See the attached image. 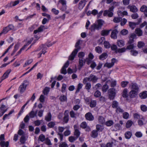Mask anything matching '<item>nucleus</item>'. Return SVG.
<instances>
[{"label":"nucleus","mask_w":147,"mask_h":147,"mask_svg":"<svg viewBox=\"0 0 147 147\" xmlns=\"http://www.w3.org/2000/svg\"><path fill=\"white\" fill-rule=\"evenodd\" d=\"M95 51L98 53H100L102 52V48L99 47H97L95 48Z\"/></svg>","instance_id":"nucleus-51"},{"label":"nucleus","mask_w":147,"mask_h":147,"mask_svg":"<svg viewBox=\"0 0 147 147\" xmlns=\"http://www.w3.org/2000/svg\"><path fill=\"white\" fill-rule=\"evenodd\" d=\"M52 115L50 112H49L45 116V119L47 121H50L51 119Z\"/></svg>","instance_id":"nucleus-31"},{"label":"nucleus","mask_w":147,"mask_h":147,"mask_svg":"<svg viewBox=\"0 0 147 147\" xmlns=\"http://www.w3.org/2000/svg\"><path fill=\"white\" fill-rule=\"evenodd\" d=\"M114 123L112 120H109L106 122V125L107 126L109 127L112 125Z\"/></svg>","instance_id":"nucleus-46"},{"label":"nucleus","mask_w":147,"mask_h":147,"mask_svg":"<svg viewBox=\"0 0 147 147\" xmlns=\"http://www.w3.org/2000/svg\"><path fill=\"white\" fill-rule=\"evenodd\" d=\"M44 26L42 25L40 26V27H39L38 29L35 30L34 31V34H36L38 32H40L43 30V28H44Z\"/></svg>","instance_id":"nucleus-33"},{"label":"nucleus","mask_w":147,"mask_h":147,"mask_svg":"<svg viewBox=\"0 0 147 147\" xmlns=\"http://www.w3.org/2000/svg\"><path fill=\"white\" fill-rule=\"evenodd\" d=\"M85 54L83 52H80L78 53V57L79 59H85L84 57L85 56Z\"/></svg>","instance_id":"nucleus-39"},{"label":"nucleus","mask_w":147,"mask_h":147,"mask_svg":"<svg viewBox=\"0 0 147 147\" xmlns=\"http://www.w3.org/2000/svg\"><path fill=\"white\" fill-rule=\"evenodd\" d=\"M146 10H147V7L145 5H143L140 9V10L141 12L144 13Z\"/></svg>","instance_id":"nucleus-58"},{"label":"nucleus","mask_w":147,"mask_h":147,"mask_svg":"<svg viewBox=\"0 0 147 147\" xmlns=\"http://www.w3.org/2000/svg\"><path fill=\"white\" fill-rule=\"evenodd\" d=\"M80 127L82 128L85 129L86 128V131H89L90 130V128L87 126V125L85 122H83L80 125Z\"/></svg>","instance_id":"nucleus-19"},{"label":"nucleus","mask_w":147,"mask_h":147,"mask_svg":"<svg viewBox=\"0 0 147 147\" xmlns=\"http://www.w3.org/2000/svg\"><path fill=\"white\" fill-rule=\"evenodd\" d=\"M126 49L124 48L123 47L121 49H117V51L116 52V53H122L125 52L126 50Z\"/></svg>","instance_id":"nucleus-45"},{"label":"nucleus","mask_w":147,"mask_h":147,"mask_svg":"<svg viewBox=\"0 0 147 147\" xmlns=\"http://www.w3.org/2000/svg\"><path fill=\"white\" fill-rule=\"evenodd\" d=\"M101 92L97 90L94 92V96L96 97H98L101 96Z\"/></svg>","instance_id":"nucleus-52"},{"label":"nucleus","mask_w":147,"mask_h":147,"mask_svg":"<svg viewBox=\"0 0 147 147\" xmlns=\"http://www.w3.org/2000/svg\"><path fill=\"white\" fill-rule=\"evenodd\" d=\"M5 106L3 105L0 107V117L7 111V109H5Z\"/></svg>","instance_id":"nucleus-12"},{"label":"nucleus","mask_w":147,"mask_h":147,"mask_svg":"<svg viewBox=\"0 0 147 147\" xmlns=\"http://www.w3.org/2000/svg\"><path fill=\"white\" fill-rule=\"evenodd\" d=\"M78 125H74V128L75 130L74 135L76 136V137L77 138L80 136V132L78 129Z\"/></svg>","instance_id":"nucleus-9"},{"label":"nucleus","mask_w":147,"mask_h":147,"mask_svg":"<svg viewBox=\"0 0 147 147\" xmlns=\"http://www.w3.org/2000/svg\"><path fill=\"white\" fill-rule=\"evenodd\" d=\"M135 32L138 36H141L142 35V31L140 28H136Z\"/></svg>","instance_id":"nucleus-23"},{"label":"nucleus","mask_w":147,"mask_h":147,"mask_svg":"<svg viewBox=\"0 0 147 147\" xmlns=\"http://www.w3.org/2000/svg\"><path fill=\"white\" fill-rule=\"evenodd\" d=\"M114 7H111L108 10H105L104 11L103 15L105 16H108L109 17H112L113 15V12Z\"/></svg>","instance_id":"nucleus-4"},{"label":"nucleus","mask_w":147,"mask_h":147,"mask_svg":"<svg viewBox=\"0 0 147 147\" xmlns=\"http://www.w3.org/2000/svg\"><path fill=\"white\" fill-rule=\"evenodd\" d=\"M109 30H104L101 32V35L103 36H106L108 35L109 33Z\"/></svg>","instance_id":"nucleus-41"},{"label":"nucleus","mask_w":147,"mask_h":147,"mask_svg":"<svg viewBox=\"0 0 147 147\" xmlns=\"http://www.w3.org/2000/svg\"><path fill=\"white\" fill-rule=\"evenodd\" d=\"M138 91L131 90L129 93V96L131 98H134L135 97L138 92Z\"/></svg>","instance_id":"nucleus-22"},{"label":"nucleus","mask_w":147,"mask_h":147,"mask_svg":"<svg viewBox=\"0 0 147 147\" xmlns=\"http://www.w3.org/2000/svg\"><path fill=\"white\" fill-rule=\"evenodd\" d=\"M85 116L86 119L89 121H93L94 119L93 116L92 115V113L90 112L86 113Z\"/></svg>","instance_id":"nucleus-11"},{"label":"nucleus","mask_w":147,"mask_h":147,"mask_svg":"<svg viewBox=\"0 0 147 147\" xmlns=\"http://www.w3.org/2000/svg\"><path fill=\"white\" fill-rule=\"evenodd\" d=\"M104 23V21L100 19L98 20L93 24L91 25L90 29L92 31H94L95 30H99L101 29Z\"/></svg>","instance_id":"nucleus-2"},{"label":"nucleus","mask_w":147,"mask_h":147,"mask_svg":"<svg viewBox=\"0 0 147 147\" xmlns=\"http://www.w3.org/2000/svg\"><path fill=\"white\" fill-rule=\"evenodd\" d=\"M11 69H8L4 73L1 78V79L2 80V81H3L5 79L8 77V75L11 72Z\"/></svg>","instance_id":"nucleus-16"},{"label":"nucleus","mask_w":147,"mask_h":147,"mask_svg":"<svg viewBox=\"0 0 147 147\" xmlns=\"http://www.w3.org/2000/svg\"><path fill=\"white\" fill-rule=\"evenodd\" d=\"M96 128L98 131H101L104 129V127L103 125L97 124L96 125Z\"/></svg>","instance_id":"nucleus-28"},{"label":"nucleus","mask_w":147,"mask_h":147,"mask_svg":"<svg viewBox=\"0 0 147 147\" xmlns=\"http://www.w3.org/2000/svg\"><path fill=\"white\" fill-rule=\"evenodd\" d=\"M27 84L25 82H24L20 85L19 88L20 92L22 94L26 90Z\"/></svg>","instance_id":"nucleus-7"},{"label":"nucleus","mask_w":147,"mask_h":147,"mask_svg":"<svg viewBox=\"0 0 147 147\" xmlns=\"http://www.w3.org/2000/svg\"><path fill=\"white\" fill-rule=\"evenodd\" d=\"M96 105V101L95 100H92L90 104V106L91 107H94Z\"/></svg>","instance_id":"nucleus-54"},{"label":"nucleus","mask_w":147,"mask_h":147,"mask_svg":"<svg viewBox=\"0 0 147 147\" xmlns=\"http://www.w3.org/2000/svg\"><path fill=\"white\" fill-rule=\"evenodd\" d=\"M50 19H51L44 18L42 20V23L43 24H45L46 23L48 22Z\"/></svg>","instance_id":"nucleus-53"},{"label":"nucleus","mask_w":147,"mask_h":147,"mask_svg":"<svg viewBox=\"0 0 147 147\" xmlns=\"http://www.w3.org/2000/svg\"><path fill=\"white\" fill-rule=\"evenodd\" d=\"M85 62V59H79L78 61L79 65L78 66V69L79 70H80L82 67L84 65Z\"/></svg>","instance_id":"nucleus-10"},{"label":"nucleus","mask_w":147,"mask_h":147,"mask_svg":"<svg viewBox=\"0 0 147 147\" xmlns=\"http://www.w3.org/2000/svg\"><path fill=\"white\" fill-rule=\"evenodd\" d=\"M125 42L123 40H118L117 42V45L119 47H122L124 46Z\"/></svg>","instance_id":"nucleus-18"},{"label":"nucleus","mask_w":147,"mask_h":147,"mask_svg":"<svg viewBox=\"0 0 147 147\" xmlns=\"http://www.w3.org/2000/svg\"><path fill=\"white\" fill-rule=\"evenodd\" d=\"M118 32L117 30L115 29L112 32L111 34V37L114 39H116L117 38V34Z\"/></svg>","instance_id":"nucleus-17"},{"label":"nucleus","mask_w":147,"mask_h":147,"mask_svg":"<svg viewBox=\"0 0 147 147\" xmlns=\"http://www.w3.org/2000/svg\"><path fill=\"white\" fill-rule=\"evenodd\" d=\"M55 125V123L53 122H51L47 124L48 126L50 128H53Z\"/></svg>","instance_id":"nucleus-60"},{"label":"nucleus","mask_w":147,"mask_h":147,"mask_svg":"<svg viewBox=\"0 0 147 147\" xmlns=\"http://www.w3.org/2000/svg\"><path fill=\"white\" fill-rule=\"evenodd\" d=\"M119 105L118 102L116 100L113 101L112 104V107L114 108H116L118 107Z\"/></svg>","instance_id":"nucleus-40"},{"label":"nucleus","mask_w":147,"mask_h":147,"mask_svg":"<svg viewBox=\"0 0 147 147\" xmlns=\"http://www.w3.org/2000/svg\"><path fill=\"white\" fill-rule=\"evenodd\" d=\"M107 57V54L105 53H103L99 57V59L101 60H104Z\"/></svg>","instance_id":"nucleus-35"},{"label":"nucleus","mask_w":147,"mask_h":147,"mask_svg":"<svg viewBox=\"0 0 147 147\" xmlns=\"http://www.w3.org/2000/svg\"><path fill=\"white\" fill-rule=\"evenodd\" d=\"M59 147H68L67 144L65 142H62L59 145Z\"/></svg>","instance_id":"nucleus-64"},{"label":"nucleus","mask_w":147,"mask_h":147,"mask_svg":"<svg viewBox=\"0 0 147 147\" xmlns=\"http://www.w3.org/2000/svg\"><path fill=\"white\" fill-rule=\"evenodd\" d=\"M133 124V122L130 120L127 121L126 124V127L127 128L130 127Z\"/></svg>","instance_id":"nucleus-47"},{"label":"nucleus","mask_w":147,"mask_h":147,"mask_svg":"<svg viewBox=\"0 0 147 147\" xmlns=\"http://www.w3.org/2000/svg\"><path fill=\"white\" fill-rule=\"evenodd\" d=\"M59 3H61L63 7V10H65L66 9V1L65 0H59Z\"/></svg>","instance_id":"nucleus-24"},{"label":"nucleus","mask_w":147,"mask_h":147,"mask_svg":"<svg viewBox=\"0 0 147 147\" xmlns=\"http://www.w3.org/2000/svg\"><path fill=\"white\" fill-rule=\"evenodd\" d=\"M139 96L141 98H146L147 97V91H144L141 93L140 94Z\"/></svg>","instance_id":"nucleus-25"},{"label":"nucleus","mask_w":147,"mask_h":147,"mask_svg":"<svg viewBox=\"0 0 147 147\" xmlns=\"http://www.w3.org/2000/svg\"><path fill=\"white\" fill-rule=\"evenodd\" d=\"M130 87L131 88V90L138 91L139 88L138 85L136 83H132L130 86Z\"/></svg>","instance_id":"nucleus-14"},{"label":"nucleus","mask_w":147,"mask_h":147,"mask_svg":"<svg viewBox=\"0 0 147 147\" xmlns=\"http://www.w3.org/2000/svg\"><path fill=\"white\" fill-rule=\"evenodd\" d=\"M132 135L130 131L126 132L125 134V138L127 139H130Z\"/></svg>","instance_id":"nucleus-32"},{"label":"nucleus","mask_w":147,"mask_h":147,"mask_svg":"<svg viewBox=\"0 0 147 147\" xmlns=\"http://www.w3.org/2000/svg\"><path fill=\"white\" fill-rule=\"evenodd\" d=\"M83 86V84L81 83H79L78 84V86L77 89L76 91V93H78L79 92L80 90L82 88Z\"/></svg>","instance_id":"nucleus-57"},{"label":"nucleus","mask_w":147,"mask_h":147,"mask_svg":"<svg viewBox=\"0 0 147 147\" xmlns=\"http://www.w3.org/2000/svg\"><path fill=\"white\" fill-rule=\"evenodd\" d=\"M47 49V48L46 47V45H42L39 47L38 49V51H40L41 50L42 51L40 52L42 53V54H44L47 52L46 50Z\"/></svg>","instance_id":"nucleus-13"},{"label":"nucleus","mask_w":147,"mask_h":147,"mask_svg":"<svg viewBox=\"0 0 147 147\" xmlns=\"http://www.w3.org/2000/svg\"><path fill=\"white\" fill-rule=\"evenodd\" d=\"M14 28V26L10 24L6 27H4L2 31L3 34H5L9 30H13Z\"/></svg>","instance_id":"nucleus-6"},{"label":"nucleus","mask_w":147,"mask_h":147,"mask_svg":"<svg viewBox=\"0 0 147 147\" xmlns=\"http://www.w3.org/2000/svg\"><path fill=\"white\" fill-rule=\"evenodd\" d=\"M81 42L82 41L80 40H78L76 42L75 45V47H76V48L71 53L69 56L68 59L69 60H73L74 59V58L76 56L78 52L79 51L80 49V47L79 45L80 42Z\"/></svg>","instance_id":"nucleus-1"},{"label":"nucleus","mask_w":147,"mask_h":147,"mask_svg":"<svg viewBox=\"0 0 147 147\" xmlns=\"http://www.w3.org/2000/svg\"><path fill=\"white\" fill-rule=\"evenodd\" d=\"M108 85L106 82V84L103 86L102 88V90L103 92H105L107 91L109 88Z\"/></svg>","instance_id":"nucleus-34"},{"label":"nucleus","mask_w":147,"mask_h":147,"mask_svg":"<svg viewBox=\"0 0 147 147\" xmlns=\"http://www.w3.org/2000/svg\"><path fill=\"white\" fill-rule=\"evenodd\" d=\"M67 87V85L65 84H62L61 87V92L63 93L64 92H65V90Z\"/></svg>","instance_id":"nucleus-63"},{"label":"nucleus","mask_w":147,"mask_h":147,"mask_svg":"<svg viewBox=\"0 0 147 147\" xmlns=\"http://www.w3.org/2000/svg\"><path fill=\"white\" fill-rule=\"evenodd\" d=\"M113 21L115 23H118L122 20L121 17H115L113 20Z\"/></svg>","instance_id":"nucleus-48"},{"label":"nucleus","mask_w":147,"mask_h":147,"mask_svg":"<svg viewBox=\"0 0 147 147\" xmlns=\"http://www.w3.org/2000/svg\"><path fill=\"white\" fill-rule=\"evenodd\" d=\"M115 91V89L113 88H111L108 91L109 98L110 100H113L116 94Z\"/></svg>","instance_id":"nucleus-5"},{"label":"nucleus","mask_w":147,"mask_h":147,"mask_svg":"<svg viewBox=\"0 0 147 147\" xmlns=\"http://www.w3.org/2000/svg\"><path fill=\"white\" fill-rule=\"evenodd\" d=\"M137 25V24L134 22H130L129 23V26L132 29H134Z\"/></svg>","instance_id":"nucleus-37"},{"label":"nucleus","mask_w":147,"mask_h":147,"mask_svg":"<svg viewBox=\"0 0 147 147\" xmlns=\"http://www.w3.org/2000/svg\"><path fill=\"white\" fill-rule=\"evenodd\" d=\"M9 144V142L8 141L5 142L4 141H1L0 142V145L2 147H8Z\"/></svg>","instance_id":"nucleus-30"},{"label":"nucleus","mask_w":147,"mask_h":147,"mask_svg":"<svg viewBox=\"0 0 147 147\" xmlns=\"http://www.w3.org/2000/svg\"><path fill=\"white\" fill-rule=\"evenodd\" d=\"M20 3V0H18L14 1H11L10 2V5L11 7H14L18 4Z\"/></svg>","instance_id":"nucleus-38"},{"label":"nucleus","mask_w":147,"mask_h":147,"mask_svg":"<svg viewBox=\"0 0 147 147\" xmlns=\"http://www.w3.org/2000/svg\"><path fill=\"white\" fill-rule=\"evenodd\" d=\"M78 138L76 137L71 136L69 138V141L71 142H73L76 140Z\"/></svg>","instance_id":"nucleus-43"},{"label":"nucleus","mask_w":147,"mask_h":147,"mask_svg":"<svg viewBox=\"0 0 147 147\" xmlns=\"http://www.w3.org/2000/svg\"><path fill=\"white\" fill-rule=\"evenodd\" d=\"M129 114L127 112H125L123 114V118L125 119H127L129 118Z\"/></svg>","instance_id":"nucleus-61"},{"label":"nucleus","mask_w":147,"mask_h":147,"mask_svg":"<svg viewBox=\"0 0 147 147\" xmlns=\"http://www.w3.org/2000/svg\"><path fill=\"white\" fill-rule=\"evenodd\" d=\"M84 84H86L85 87L86 89L88 90H89L90 89L91 86V83L90 82L87 83L86 82V83Z\"/></svg>","instance_id":"nucleus-56"},{"label":"nucleus","mask_w":147,"mask_h":147,"mask_svg":"<svg viewBox=\"0 0 147 147\" xmlns=\"http://www.w3.org/2000/svg\"><path fill=\"white\" fill-rule=\"evenodd\" d=\"M33 61V60L32 59H30L28 60L25 63V64L23 65V67H24L28 65H29Z\"/></svg>","instance_id":"nucleus-42"},{"label":"nucleus","mask_w":147,"mask_h":147,"mask_svg":"<svg viewBox=\"0 0 147 147\" xmlns=\"http://www.w3.org/2000/svg\"><path fill=\"white\" fill-rule=\"evenodd\" d=\"M128 95L127 89H124L122 93V96L123 97L127 98L128 96Z\"/></svg>","instance_id":"nucleus-50"},{"label":"nucleus","mask_w":147,"mask_h":147,"mask_svg":"<svg viewBox=\"0 0 147 147\" xmlns=\"http://www.w3.org/2000/svg\"><path fill=\"white\" fill-rule=\"evenodd\" d=\"M117 60L114 58H113L111 59V63H107L104 65V67H107L109 68H111L113 66L114 64L117 62Z\"/></svg>","instance_id":"nucleus-8"},{"label":"nucleus","mask_w":147,"mask_h":147,"mask_svg":"<svg viewBox=\"0 0 147 147\" xmlns=\"http://www.w3.org/2000/svg\"><path fill=\"white\" fill-rule=\"evenodd\" d=\"M129 82L127 81H122L121 83V85L122 87L124 88L128 84Z\"/></svg>","instance_id":"nucleus-62"},{"label":"nucleus","mask_w":147,"mask_h":147,"mask_svg":"<svg viewBox=\"0 0 147 147\" xmlns=\"http://www.w3.org/2000/svg\"><path fill=\"white\" fill-rule=\"evenodd\" d=\"M145 45V43L142 41H139L138 42V47L139 48H141Z\"/></svg>","instance_id":"nucleus-44"},{"label":"nucleus","mask_w":147,"mask_h":147,"mask_svg":"<svg viewBox=\"0 0 147 147\" xmlns=\"http://www.w3.org/2000/svg\"><path fill=\"white\" fill-rule=\"evenodd\" d=\"M98 79V78L95 76L91 74L88 78H85L83 80V83H85L88 81H92L93 83L96 82Z\"/></svg>","instance_id":"nucleus-3"},{"label":"nucleus","mask_w":147,"mask_h":147,"mask_svg":"<svg viewBox=\"0 0 147 147\" xmlns=\"http://www.w3.org/2000/svg\"><path fill=\"white\" fill-rule=\"evenodd\" d=\"M86 4L85 0H81L79 3L78 8L80 9H83Z\"/></svg>","instance_id":"nucleus-20"},{"label":"nucleus","mask_w":147,"mask_h":147,"mask_svg":"<svg viewBox=\"0 0 147 147\" xmlns=\"http://www.w3.org/2000/svg\"><path fill=\"white\" fill-rule=\"evenodd\" d=\"M128 31L125 29H123L121 32V34L123 35H125L128 33Z\"/></svg>","instance_id":"nucleus-55"},{"label":"nucleus","mask_w":147,"mask_h":147,"mask_svg":"<svg viewBox=\"0 0 147 147\" xmlns=\"http://www.w3.org/2000/svg\"><path fill=\"white\" fill-rule=\"evenodd\" d=\"M36 112L34 113V112L32 111L30 113V116L31 118H33L35 116H36Z\"/></svg>","instance_id":"nucleus-59"},{"label":"nucleus","mask_w":147,"mask_h":147,"mask_svg":"<svg viewBox=\"0 0 147 147\" xmlns=\"http://www.w3.org/2000/svg\"><path fill=\"white\" fill-rule=\"evenodd\" d=\"M26 137L24 135L21 136L20 139V142L22 144H24L26 141Z\"/></svg>","instance_id":"nucleus-49"},{"label":"nucleus","mask_w":147,"mask_h":147,"mask_svg":"<svg viewBox=\"0 0 147 147\" xmlns=\"http://www.w3.org/2000/svg\"><path fill=\"white\" fill-rule=\"evenodd\" d=\"M107 83L109 85L111 84V87H114L116 84V81L115 80H113L111 81V80H108L107 82Z\"/></svg>","instance_id":"nucleus-26"},{"label":"nucleus","mask_w":147,"mask_h":147,"mask_svg":"<svg viewBox=\"0 0 147 147\" xmlns=\"http://www.w3.org/2000/svg\"><path fill=\"white\" fill-rule=\"evenodd\" d=\"M134 117L137 119H142L143 120H144V119L142 115H140L138 113H135L134 114Z\"/></svg>","instance_id":"nucleus-36"},{"label":"nucleus","mask_w":147,"mask_h":147,"mask_svg":"<svg viewBox=\"0 0 147 147\" xmlns=\"http://www.w3.org/2000/svg\"><path fill=\"white\" fill-rule=\"evenodd\" d=\"M98 134V133L97 130H93L91 132V136L92 138H95L97 136Z\"/></svg>","instance_id":"nucleus-27"},{"label":"nucleus","mask_w":147,"mask_h":147,"mask_svg":"<svg viewBox=\"0 0 147 147\" xmlns=\"http://www.w3.org/2000/svg\"><path fill=\"white\" fill-rule=\"evenodd\" d=\"M127 8L129 9L130 11L133 12H136L138 11V9L134 5H129Z\"/></svg>","instance_id":"nucleus-21"},{"label":"nucleus","mask_w":147,"mask_h":147,"mask_svg":"<svg viewBox=\"0 0 147 147\" xmlns=\"http://www.w3.org/2000/svg\"><path fill=\"white\" fill-rule=\"evenodd\" d=\"M98 120L99 122L101 124H103L105 123V119L102 116H99L98 118Z\"/></svg>","instance_id":"nucleus-29"},{"label":"nucleus","mask_w":147,"mask_h":147,"mask_svg":"<svg viewBox=\"0 0 147 147\" xmlns=\"http://www.w3.org/2000/svg\"><path fill=\"white\" fill-rule=\"evenodd\" d=\"M136 35L135 34H131L130 35L129 38V40L128 43L129 44H131L134 42V39L136 38Z\"/></svg>","instance_id":"nucleus-15"}]
</instances>
